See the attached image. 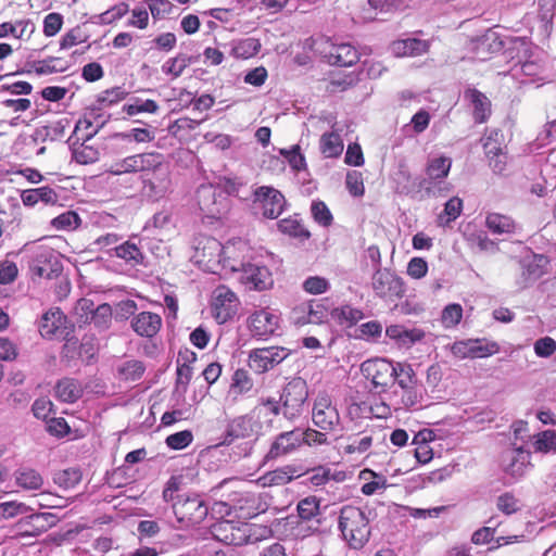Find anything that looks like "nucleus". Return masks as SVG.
<instances>
[{
    "label": "nucleus",
    "mask_w": 556,
    "mask_h": 556,
    "mask_svg": "<svg viewBox=\"0 0 556 556\" xmlns=\"http://www.w3.org/2000/svg\"><path fill=\"white\" fill-rule=\"evenodd\" d=\"M339 529L352 548H362L369 540L370 527L366 514L358 507L346 505L341 508Z\"/></svg>",
    "instance_id": "nucleus-1"
},
{
    "label": "nucleus",
    "mask_w": 556,
    "mask_h": 556,
    "mask_svg": "<svg viewBox=\"0 0 556 556\" xmlns=\"http://www.w3.org/2000/svg\"><path fill=\"white\" fill-rule=\"evenodd\" d=\"M452 166V160L444 155H438L429 159L426 166V177L421 178L426 198L445 197L451 187L448 184H443L447 177Z\"/></svg>",
    "instance_id": "nucleus-2"
},
{
    "label": "nucleus",
    "mask_w": 556,
    "mask_h": 556,
    "mask_svg": "<svg viewBox=\"0 0 556 556\" xmlns=\"http://www.w3.org/2000/svg\"><path fill=\"white\" fill-rule=\"evenodd\" d=\"M172 506L182 528L200 523L208 514L207 506L198 494H179Z\"/></svg>",
    "instance_id": "nucleus-3"
},
{
    "label": "nucleus",
    "mask_w": 556,
    "mask_h": 556,
    "mask_svg": "<svg viewBox=\"0 0 556 556\" xmlns=\"http://www.w3.org/2000/svg\"><path fill=\"white\" fill-rule=\"evenodd\" d=\"M361 371L363 376L370 381V390L376 393L384 392L392 386L396 376L395 363L379 357L363 362Z\"/></svg>",
    "instance_id": "nucleus-4"
},
{
    "label": "nucleus",
    "mask_w": 556,
    "mask_h": 556,
    "mask_svg": "<svg viewBox=\"0 0 556 556\" xmlns=\"http://www.w3.org/2000/svg\"><path fill=\"white\" fill-rule=\"evenodd\" d=\"M159 165L160 153L146 152L128 155L124 159L114 161L110 164L108 172L115 176L137 173L149 175L150 169H153Z\"/></svg>",
    "instance_id": "nucleus-5"
},
{
    "label": "nucleus",
    "mask_w": 556,
    "mask_h": 556,
    "mask_svg": "<svg viewBox=\"0 0 556 556\" xmlns=\"http://www.w3.org/2000/svg\"><path fill=\"white\" fill-rule=\"evenodd\" d=\"M251 529L249 523L218 520L211 526V534L224 544L241 546L252 541Z\"/></svg>",
    "instance_id": "nucleus-6"
},
{
    "label": "nucleus",
    "mask_w": 556,
    "mask_h": 556,
    "mask_svg": "<svg viewBox=\"0 0 556 556\" xmlns=\"http://www.w3.org/2000/svg\"><path fill=\"white\" fill-rule=\"evenodd\" d=\"M307 396L308 389L305 380L295 378L288 382L280 396L285 417L288 419L299 417L304 410Z\"/></svg>",
    "instance_id": "nucleus-7"
},
{
    "label": "nucleus",
    "mask_w": 556,
    "mask_h": 556,
    "mask_svg": "<svg viewBox=\"0 0 556 556\" xmlns=\"http://www.w3.org/2000/svg\"><path fill=\"white\" fill-rule=\"evenodd\" d=\"M240 301L237 294L226 286L214 289L211 298V312L218 324L232 319L239 308Z\"/></svg>",
    "instance_id": "nucleus-8"
},
{
    "label": "nucleus",
    "mask_w": 556,
    "mask_h": 556,
    "mask_svg": "<svg viewBox=\"0 0 556 556\" xmlns=\"http://www.w3.org/2000/svg\"><path fill=\"white\" fill-rule=\"evenodd\" d=\"M256 497L253 494H242L238 491H231L227 495V500H220L213 503L211 514L214 518L225 520L233 509L245 511V516L256 515L258 507H254Z\"/></svg>",
    "instance_id": "nucleus-9"
},
{
    "label": "nucleus",
    "mask_w": 556,
    "mask_h": 556,
    "mask_svg": "<svg viewBox=\"0 0 556 556\" xmlns=\"http://www.w3.org/2000/svg\"><path fill=\"white\" fill-rule=\"evenodd\" d=\"M223 244L215 238H203L195 247L193 258L205 271L220 275Z\"/></svg>",
    "instance_id": "nucleus-10"
},
{
    "label": "nucleus",
    "mask_w": 556,
    "mask_h": 556,
    "mask_svg": "<svg viewBox=\"0 0 556 556\" xmlns=\"http://www.w3.org/2000/svg\"><path fill=\"white\" fill-rule=\"evenodd\" d=\"M251 254L249 244L241 239L230 240L223 245L220 275L241 273L243 267L250 263Z\"/></svg>",
    "instance_id": "nucleus-11"
},
{
    "label": "nucleus",
    "mask_w": 556,
    "mask_h": 556,
    "mask_svg": "<svg viewBox=\"0 0 556 556\" xmlns=\"http://www.w3.org/2000/svg\"><path fill=\"white\" fill-rule=\"evenodd\" d=\"M253 204L264 217L275 219L282 213L286 200L283 194L274 187L261 186L253 192Z\"/></svg>",
    "instance_id": "nucleus-12"
},
{
    "label": "nucleus",
    "mask_w": 556,
    "mask_h": 556,
    "mask_svg": "<svg viewBox=\"0 0 556 556\" xmlns=\"http://www.w3.org/2000/svg\"><path fill=\"white\" fill-rule=\"evenodd\" d=\"M289 355V351L282 346H268L254 349L249 353L248 365L255 374L269 371Z\"/></svg>",
    "instance_id": "nucleus-13"
},
{
    "label": "nucleus",
    "mask_w": 556,
    "mask_h": 556,
    "mask_svg": "<svg viewBox=\"0 0 556 556\" xmlns=\"http://www.w3.org/2000/svg\"><path fill=\"white\" fill-rule=\"evenodd\" d=\"M312 420L317 428L324 431H331L340 424L339 412L328 394L319 393L315 397Z\"/></svg>",
    "instance_id": "nucleus-14"
},
{
    "label": "nucleus",
    "mask_w": 556,
    "mask_h": 556,
    "mask_svg": "<svg viewBox=\"0 0 556 556\" xmlns=\"http://www.w3.org/2000/svg\"><path fill=\"white\" fill-rule=\"evenodd\" d=\"M371 286L376 295L391 301L402 298L405 292L402 279L388 269H377Z\"/></svg>",
    "instance_id": "nucleus-15"
},
{
    "label": "nucleus",
    "mask_w": 556,
    "mask_h": 556,
    "mask_svg": "<svg viewBox=\"0 0 556 556\" xmlns=\"http://www.w3.org/2000/svg\"><path fill=\"white\" fill-rule=\"evenodd\" d=\"M279 315L269 308L255 311L248 318V326L253 337L263 339L276 332L279 327Z\"/></svg>",
    "instance_id": "nucleus-16"
},
{
    "label": "nucleus",
    "mask_w": 556,
    "mask_h": 556,
    "mask_svg": "<svg viewBox=\"0 0 556 556\" xmlns=\"http://www.w3.org/2000/svg\"><path fill=\"white\" fill-rule=\"evenodd\" d=\"M239 281L248 290L264 291L273 283L270 270L266 266L248 263L240 273Z\"/></svg>",
    "instance_id": "nucleus-17"
},
{
    "label": "nucleus",
    "mask_w": 556,
    "mask_h": 556,
    "mask_svg": "<svg viewBox=\"0 0 556 556\" xmlns=\"http://www.w3.org/2000/svg\"><path fill=\"white\" fill-rule=\"evenodd\" d=\"M197 200L200 210L212 218H219L227 208L226 198L217 194L212 185H202L197 190Z\"/></svg>",
    "instance_id": "nucleus-18"
},
{
    "label": "nucleus",
    "mask_w": 556,
    "mask_h": 556,
    "mask_svg": "<svg viewBox=\"0 0 556 556\" xmlns=\"http://www.w3.org/2000/svg\"><path fill=\"white\" fill-rule=\"evenodd\" d=\"M151 178L144 179L146 194L152 200L163 198L170 188V178L168 167L164 165V157L160 153V165L150 169Z\"/></svg>",
    "instance_id": "nucleus-19"
},
{
    "label": "nucleus",
    "mask_w": 556,
    "mask_h": 556,
    "mask_svg": "<svg viewBox=\"0 0 556 556\" xmlns=\"http://www.w3.org/2000/svg\"><path fill=\"white\" fill-rule=\"evenodd\" d=\"M396 191L402 194L410 195L417 199H425L424 185L421 178L412 176L408 167L404 163H400L397 169L392 175Z\"/></svg>",
    "instance_id": "nucleus-20"
},
{
    "label": "nucleus",
    "mask_w": 556,
    "mask_h": 556,
    "mask_svg": "<svg viewBox=\"0 0 556 556\" xmlns=\"http://www.w3.org/2000/svg\"><path fill=\"white\" fill-rule=\"evenodd\" d=\"M299 438L300 429L280 433L273 441L265 458L277 459L279 457L294 453L298 448L301 447V442Z\"/></svg>",
    "instance_id": "nucleus-21"
},
{
    "label": "nucleus",
    "mask_w": 556,
    "mask_h": 556,
    "mask_svg": "<svg viewBox=\"0 0 556 556\" xmlns=\"http://www.w3.org/2000/svg\"><path fill=\"white\" fill-rule=\"evenodd\" d=\"M531 467V453L521 447L509 451L505 456L504 470L515 479L522 478Z\"/></svg>",
    "instance_id": "nucleus-22"
},
{
    "label": "nucleus",
    "mask_w": 556,
    "mask_h": 556,
    "mask_svg": "<svg viewBox=\"0 0 556 556\" xmlns=\"http://www.w3.org/2000/svg\"><path fill=\"white\" fill-rule=\"evenodd\" d=\"M66 317L60 308L48 311L40 321V333L43 338H63L67 334Z\"/></svg>",
    "instance_id": "nucleus-23"
},
{
    "label": "nucleus",
    "mask_w": 556,
    "mask_h": 556,
    "mask_svg": "<svg viewBox=\"0 0 556 556\" xmlns=\"http://www.w3.org/2000/svg\"><path fill=\"white\" fill-rule=\"evenodd\" d=\"M131 329L142 338H153L162 327V317L152 312H141L130 319Z\"/></svg>",
    "instance_id": "nucleus-24"
},
{
    "label": "nucleus",
    "mask_w": 556,
    "mask_h": 556,
    "mask_svg": "<svg viewBox=\"0 0 556 556\" xmlns=\"http://www.w3.org/2000/svg\"><path fill=\"white\" fill-rule=\"evenodd\" d=\"M386 334L400 348L409 349L425 338V331L419 328H406L403 325H391L387 327Z\"/></svg>",
    "instance_id": "nucleus-25"
},
{
    "label": "nucleus",
    "mask_w": 556,
    "mask_h": 556,
    "mask_svg": "<svg viewBox=\"0 0 556 556\" xmlns=\"http://www.w3.org/2000/svg\"><path fill=\"white\" fill-rule=\"evenodd\" d=\"M302 476L301 469L296 466L287 465L273 471H268L257 479V484L267 488L274 485H283L295 478Z\"/></svg>",
    "instance_id": "nucleus-26"
},
{
    "label": "nucleus",
    "mask_w": 556,
    "mask_h": 556,
    "mask_svg": "<svg viewBox=\"0 0 556 556\" xmlns=\"http://www.w3.org/2000/svg\"><path fill=\"white\" fill-rule=\"evenodd\" d=\"M429 42L418 38L399 39L391 43L390 50L397 58L417 56L429 50Z\"/></svg>",
    "instance_id": "nucleus-27"
},
{
    "label": "nucleus",
    "mask_w": 556,
    "mask_h": 556,
    "mask_svg": "<svg viewBox=\"0 0 556 556\" xmlns=\"http://www.w3.org/2000/svg\"><path fill=\"white\" fill-rule=\"evenodd\" d=\"M328 62L338 66H352L359 59L358 51L350 43L330 45V50L325 54Z\"/></svg>",
    "instance_id": "nucleus-28"
},
{
    "label": "nucleus",
    "mask_w": 556,
    "mask_h": 556,
    "mask_svg": "<svg viewBox=\"0 0 556 556\" xmlns=\"http://www.w3.org/2000/svg\"><path fill=\"white\" fill-rule=\"evenodd\" d=\"M498 132L491 131L483 139V149L486 156L490 159V165L496 173H502L505 167V156L502 151L501 144L497 142Z\"/></svg>",
    "instance_id": "nucleus-29"
},
{
    "label": "nucleus",
    "mask_w": 556,
    "mask_h": 556,
    "mask_svg": "<svg viewBox=\"0 0 556 556\" xmlns=\"http://www.w3.org/2000/svg\"><path fill=\"white\" fill-rule=\"evenodd\" d=\"M465 98L471 103L473 109V117L478 123H483L491 114V102L486 96L477 89H468Z\"/></svg>",
    "instance_id": "nucleus-30"
},
{
    "label": "nucleus",
    "mask_w": 556,
    "mask_h": 556,
    "mask_svg": "<svg viewBox=\"0 0 556 556\" xmlns=\"http://www.w3.org/2000/svg\"><path fill=\"white\" fill-rule=\"evenodd\" d=\"M195 354L193 352L186 351L184 353H179L177 359V379L176 384L177 388H181L186 391L189 382L193 376V367L192 364L195 362Z\"/></svg>",
    "instance_id": "nucleus-31"
},
{
    "label": "nucleus",
    "mask_w": 556,
    "mask_h": 556,
    "mask_svg": "<svg viewBox=\"0 0 556 556\" xmlns=\"http://www.w3.org/2000/svg\"><path fill=\"white\" fill-rule=\"evenodd\" d=\"M319 308L318 305L314 307L311 303H303L293 308L291 319L299 326L319 324L323 320V311Z\"/></svg>",
    "instance_id": "nucleus-32"
},
{
    "label": "nucleus",
    "mask_w": 556,
    "mask_h": 556,
    "mask_svg": "<svg viewBox=\"0 0 556 556\" xmlns=\"http://www.w3.org/2000/svg\"><path fill=\"white\" fill-rule=\"evenodd\" d=\"M395 397L392 400V405L395 410L397 409H409L421 404L422 389L420 386L410 387L409 389H402L400 394L394 391Z\"/></svg>",
    "instance_id": "nucleus-33"
},
{
    "label": "nucleus",
    "mask_w": 556,
    "mask_h": 556,
    "mask_svg": "<svg viewBox=\"0 0 556 556\" xmlns=\"http://www.w3.org/2000/svg\"><path fill=\"white\" fill-rule=\"evenodd\" d=\"M21 199L23 204L26 206H34L39 202L53 204L58 201V194L52 188L45 186L24 190L21 194Z\"/></svg>",
    "instance_id": "nucleus-34"
},
{
    "label": "nucleus",
    "mask_w": 556,
    "mask_h": 556,
    "mask_svg": "<svg viewBox=\"0 0 556 556\" xmlns=\"http://www.w3.org/2000/svg\"><path fill=\"white\" fill-rule=\"evenodd\" d=\"M359 479L365 481L362 485V493L370 496L383 492L387 486V479L382 475L376 473L370 469H364L359 473Z\"/></svg>",
    "instance_id": "nucleus-35"
},
{
    "label": "nucleus",
    "mask_w": 556,
    "mask_h": 556,
    "mask_svg": "<svg viewBox=\"0 0 556 556\" xmlns=\"http://www.w3.org/2000/svg\"><path fill=\"white\" fill-rule=\"evenodd\" d=\"M35 31V25L30 20H18L14 24L4 22L0 24V38L9 35L16 39H23L25 36L28 39Z\"/></svg>",
    "instance_id": "nucleus-36"
},
{
    "label": "nucleus",
    "mask_w": 556,
    "mask_h": 556,
    "mask_svg": "<svg viewBox=\"0 0 556 556\" xmlns=\"http://www.w3.org/2000/svg\"><path fill=\"white\" fill-rule=\"evenodd\" d=\"M253 388V381L249 374L243 369H238L232 376V382L229 388V400L231 402L238 401V399Z\"/></svg>",
    "instance_id": "nucleus-37"
},
{
    "label": "nucleus",
    "mask_w": 556,
    "mask_h": 556,
    "mask_svg": "<svg viewBox=\"0 0 556 556\" xmlns=\"http://www.w3.org/2000/svg\"><path fill=\"white\" fill-rule=\"evenodd\" d=\"M486 228L495 235L511 233L515 231V222L506 215L489 213L485 218Z\"/></svg>",
    "instance_id": "nucleus-38"
},
{
    "label": "nucleus",
    "mask_w": 556,
    "mask_h": 556,
    "mask_svg": "<svg viewBox=\"0 0 556 556\" xmlns=\"http://www.w3.org/2000/svg\"><path fill=\"white\" fill-rule=\"evenodd\" d=\"M343 148V141L337 132H326L320 137L319 149L325 157L340 156Z\"/></svg>",
    "instance_id": "nucleus-39"
},
{
    "label": "nucleus",
    "mask_w": 556,
    "mask_h": 556,
    "mask_svg": "<svg viewBox=\"0 0 556 556\" xmlns=\"http://www.w3.org/2000/svg\"><path fill=\"white\" fill-rule=\"evenodd\" d=\"M81 392L80 384L74 379H63L55 386V396L66 403L78 400Z\"/></svg>",
    "instance_id": "nucleus-40"
},
{
    "label": "nucleus",
    "mask_w": 556,
    "mask_h": 556,
    "mask_svg": "<svg viewBox=\"0 0 556 556\" xmlns=\"http://www.w3.org/2000/svg\"><path fill=\"white\" fill-rule=\"evenodd\" d=\"M532 445L538 453H556V431L548 429L536 433Z\"/></svg>",
    "instance_id": "nucleus-41"
},
{
    "label": "nucleus",
    "mask_w": 556,
    "mask_h": 556,
    "mask_svg": "<svg viewBox=\"0 0 556 556\" xmlns=\"http://www.w3.org/2000/svg\"><path fill=\"white\" fill-rule=\"evenodd\" d=\"M192 63V58L188 54L180 53L175 58L168 59L162 65V72L170 75L173 78L179 77L184 71Z\"/></svg>",
    "instance_id": "nucleus-42"
},
{
    "label": "nucleus",
    "mask_w": 556,
    "mask_h": 556,
    "mask_svg": "<svg viewBox=\"0 0 556 556\" xmlns=\"http://www.w3.org/2000/svg\"><path fill=\"white\" fill-rule=\"evenodd\" d=\"M497 510L506 516L518 513L522 508V503L513 492H504L495 500Z\"/></svg>",
    "instance_id": "nucleus-43"
},
{
    "label": "nucleus",
    "mask_w": 556,
    "mask_h": 556,
    "mask_svg": "<svg viewBox=\"0 0 556 556\" xmlns=\"http://www.w3.org/2000/svg\"><path fill=\"white\" fill-rule=\"evenodd\" d=\"M463 211V200L458 197L451 198L445 204L444 210L438 216L440 226H447L460 215Z\"/></svg>",
    "instance_id": "nucleus-44"
},
{
    "label": "nucleus",
    "mask_w": 556,
    "mask_h": 556,
    "mask_svg": "<svg viewBox=\"0 0 556 556\" xmlns=\"http://www.w3.org/2000/svg\"><path fill=\"white\" fill-rule=\"evenodd\" d=\"M471 358H483L500 352V345L485 339H470Z\"/></svg>",
    "instance_id": "nucleus-45"
},
{
    "label": "nucleus",
    "mask_w": 556,
    "mask_h": 556,
    "mask_svg": "<svg viewBox=\"0 0 556 556\" xmlns=\"http://www.w3.org/2000/svg\"><path fill=\"white\" fill-rule=\"evenodd\" d=\"M159 111V104L151 99L135 98L130 103L123 106V112L129 116H134L140 113L155 114Z\"/></svg>",
    "instance_id": "nucleus-46"
},
{
    "label": "nucleus",
    "mask_w": 556,
    "mask_h": 556,
    "mask_svg": "<svg viewBox=\"0 0 556 556\" xmlns=\"http://www.w3.org/2000/svg\"><path fill=\"white\" fill-rule=\"evenodd\" d=\"M117 257L124 260L131 265H138L142 263L143 254L140 249L131 242H125L114 248Z\"/></svg>",
    "instance_id": "nucleus-47"
},
{
    "label": "nucleus",
    "mask_w": 556,
    "mask_h": 556,
    "mask_svg": "<svg viewBox=\"0 0 556 556\" xmlns=\"http://www.w3.org/2000/svg\"><path fill=\"white\" fill-rule=\"evenodd\" d=\"M395 369L396 376L394 378V381H396L397 387L401 390L418 386L415 371L409 364L395 363Z\"/></svg>",
    "instance_id": "nucleus-48"
},
{
    "label": "nucleus",
    "mask_w": 556,
    "mask_h": 556,
    "mask_svg": "<svg viewBox=\"0 0 556 556\" xmlns=\"http://www.w3.org/2000/svg\"><path fill=\"white\" fill-rule=\"evenodd\" d=\"M261 42L255 38H245L235 43L232 53L236 58L250 59L258 53Z\"/></svg>",
    "instance_id": "nucleus-49"
},
{
    "label": "nucleus",
    "mask_w": 556,
    "mask_h": 556,
    "mask_svg": "<svg viewBox=\"0 0 556 556\" xmlns=\"http://www.w3.org/2000/svg\"><path fill=\"white\" fill-rule=\"evenodd\" d=\"M16 483L27 490H38L42 485L41 476L34 469H22L16 472Z\"/></svg>",
    "instance_id": "nucleus-50"
},
{
    "label": "nucleus",
    "mask_w": 556,
    "mask_h": 556,
    "mask_svg": "<svg viewBox=\"0 0 556 556\" xmlns=\"http://www.w3.org/2000/svg\"><path fill=\"white\" fill-rule=\"evenodd\" d=\"M80 217L74 211H67L51 220V225L58 230L71 231L79 227Z\"/></svg>",
    "instance_id": "nucleus-51"
},
{
    "label": "nucleus",
    "mask_w": 556,
    "mask_h": 556,
    "mask_svg": "<svg viewBox=\"0 0 556 556\" xmlns=\"http://www.w3.org/2000/svg\"><path fill=\"white\" fill-rule=\"evenodd\" d=\"M278 228L282 233L294 238L307 239L309 237V232L299 223L298 219L292 217L281 219L278 223Z\"/></svg>",
    "instance_id": "nucleus-52"
},
{
    "label": "nucleus",
    "mask_w": 556,
    "mask_h": 556,
    "mask_svg": "<svg viewBox=\"0 0 556 556\" xmlns=\"http://www.w3.org/2000/svg\"><path fill=\"white\" fill-rule=\"evenodd\" d=\"M413 444L416 445L415 457L420 464H427L432 459V448L427 443V439L422 432L414 437Z\"/></svg>",
    "instance_id": "nucleus-53"
},
{
    "label": "nucleus",
    "mask_w": 556,
    "mask_h": 556,
    "mask_svg": "<svg viewBox=\"0 0 556 556\" xmlns=\"http://www.w3.org/2000/svg\"><path fill=\"white\" fill-rule=\"evenodd\" d=\"M298 513L301 519L311 520L319 513V500L315 496H308L301 500L298 504Z\"/></svg>",
    "instance_id": "nucleus-54"
},
{
    "label": "nucleus",
    "mask_w": 556,
    "mask_h": 556,
    "mask_svg": "<svg viewBox=\"0 0 556 556\" xmlns=\"http://www.w3.org/2000/svg\"><path fill=\"white\" fill-rule=\"evenodd\" d=\"M311 212L314 220L320 226L328 227L332 224V214L323 201H314L311 205Z\"/></svg>",
    "instance_id": "nucleus-55"
},
{
    "label": "nucleus",
    "mask_w": 556,
    "mask_h": 556,
    "mask_svg": "<svg viewBox=\"0 0 556 556\" xmlns=\"http://www.w3.org/2000/svg\"><path fill=\"white\" fill-rule=\"evenodd\" d=\"M193 434L190 430H182L166 438V445L172 450H182L191 444Z\"/></svg>",
    "instance_id": "nucleus-56"
},
{
    "label": "nucleus",
    "mask_w": 556,
    "mask_h": 556,
    "mask_svg": "<svg viewBox=\"0 0 556 556\" xmlns=\"http://www.w3.org/2000/svg\"><path fill=\"white\" fill-rule=\"evenodd\" d=\"M463 317V308L459 304H448L442 312L441 321L445 328L456 326Z\"/></svg>",
    "instance_id": "nucleus-57"
},
{
    "label": "nucleus",
    "mask_w": 556,
    "mask_h": 556,
    "mask_svg": "<svg viewBox=\"0 0 556 556\" xmlns=\"http://www.w3.org/2000/svg\"><path fill=\"white\" fill-rule=\"evenodd\" d=\"M64 20L62 14L56 12H51L47 14L43 18V27L42 31L46 37L55 36L63 26Z\"/></svg>",
    "instance_id": "nucleus-58"
},
{
    "label": "nucleus",
    "mask_w": 556,
    "mask_h": 556,
    "mask_svg": "<svg viewBox=\"0 0 556 556\" xmlns=\"http://www.w3.org/2000/svg\"><path fill=\"white\" fill-rule=\"evenodd\" d=\"M300 442L301 446L306 444L308 446H318L328 443L327 435L320 431H317L312 428H307L305 430L300 429Z\"/></svg>",
    "instance_id": "nucleus-59"
},
{
    "label": "nucleus",
    "mask_w": 556,
    "mask_h": 556,
    "mask_svg": "<svg viewBox=\"0 0 556 556\" xmlns=\"http://www.w3.org/2000/svg\"><path fill=\"white\" fill-rule=\"evenodd\" d=\"M87 40V36L79 26H76L65 33L60 40V49L66 50Z\"/></svg>",
    "instance_id": "nucleus-60"
},
{
    "label": "nucleus",
    "mask_w": 556,
    "mask_h": 556,
    "mask_svg": "<svg viewBox=\"0 0 556 556\" xmlns=\"http://www.w3.org/2000/svg\"><path fill=\"white\" fill-rule=\"evenodd\" d=\"M112 320V309L109 304H101L96 307L92 313L90 321H92L99 329H106Z\"/></svg>",
    "instance_id": "nucleus-61"
},
{
    "label": "nucleus",
    "mask_w": 556,
    "mask_h": 556,
    "mask_svg": "<svg viewBox=\"0 0 556 556\" xmlns=\"http://www.w3.org/2000/svg\"><path fill=\"white\" fill-rule=\"evenodd\" d=\"M346 188L354 197H362L365 192L363 174L357 170H351L346 174Z\"/></svg>",
    "instance_id": "nucleus-62"
},
{
    "label": "nucleus",
    "mask_w": 556,
    "mask_h": 556,
    "mask_svg": "<svg viewBox=\"0 0 556 556\" xmlns=\"http://www.w3.org/2000/svg\"><path fill=\"white\" fill-rule=\"evenodd\" d=\"M129 12V5L125 2L117 3L110 10L103 12L98 17L102 24H111L115 21L121 20Z\"/></svg>",
    "instance_id": "nucleus-63"
},
{
    "label": "nucleus",
    "mask_w": 556,
    "mask_h": 556,
    "mask_svg": "<svg viewBox=\"0 0 556 556\" xmlns=\"http://www.w3.org/2000/svg\"><path fill=\"white\" fill-rule=\"evenodd\" d=\"M144 367L139 361H128L119 367V375L126 380H137L143 375Z\"/></svg>",
    "instance_id": "nucleus-64"
}]
</instances>
